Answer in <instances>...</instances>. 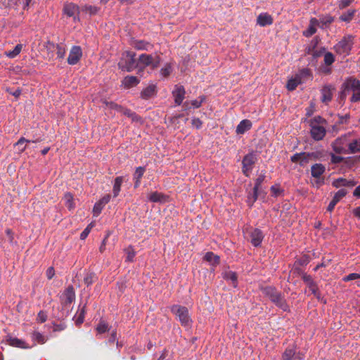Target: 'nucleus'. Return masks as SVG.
I'll return each instance as SVG.
<instances>
[{"label":"nucleus","mask_w":360,"mask_h":360,"mask_svg":"<svg viewBox=\"0 0 360 360\" xmlns=\"http://www.w3.org/2000/svg\"><path fill=\"white\" fill-rule=\"evenodd\" d=\"M335 88L331 84L325 85L321 89V101L326 104L331 101Z\"/></svg>","instance_id":"aec40b11"},{"label":"nucleus","mask_w":360,"mask_h":360,"mask_svg":"<svg viewBox=\"0 0 360 360\" xmlns=\"http://www.w3.org/2000/svg\"><path fill=\"white\" fill-rule=\"evenodd\" d=\"M103 207L104 206L102 204H100L99 201L96 202L93 208L94 215L96 217L98 216L101 213V211L103 209Z\"/></svg>","instance_id":"13d9d810"},{"label":"nucleus","mask_w":360,"mask_h":360,"mask_svg":"<svg viewBox=\"0 0 360 360\" xmlns=\"http://www.w3.org/2000/svg\"><path fill=\"white\" fill-rule=\"evenodd\" d=\"M333 21L334 18L331 15H326L320 18L321 23L325 26L330 25Z\"/></svg>","instance_id":"5fc2aeb1"},{"label":"nucleus","mask_w":360,"mask_h":360,"mask_svg":"<svg viewBox=\"0 0 360 360\" xmlns=\"http://www.w3.org/2000/svg\"><path fill=\"white\" fill-rule=\"evenodd\" d=\"M272 196L276 198L283 193V190L276 186H272L270 188Z\"/></svg>","instance_id":"0e129e2a"},{"label":"nucleus","mask_w":360,"mask_h":360,"mask_svg":"<svg viewBox=\"0 0 360 360\" xmlns=\"http://www.w3.org/2000/svg\"><path fill=\"white\" fill-rule=\"evenodd\" d=\"M47 320V314L44 311L41 310L37 317V321L38 323H44Z\"/></svg>","instance_id":"680f3d73"},{"label":"nucleus","mask_w":360,"mask_h":360,"mask_svg":"<svg viewBox=\"0 0 360 360\" xmlns=\"http://www.w3.org/2000/svg\"><path fill=\"white\" fill-rule=\"evenodd\" d=\"M321 158V153L319 152H301L296 153L290 157V160L293 163H297L302 167H306V165L311 160H318Z\"/></svg>","instance_id":"20e7f679"},{"label":"nucleus","mask_w":360,"mask_h":360,"mask_svg":"<svg viewBox=\"0 0 360 360\" xmlns=\"http://www.w3.org/2000/svg\"><path fill=\"white\" fill-rule=\"evenodd\" d=\"M360 153V136H357L354 132L350 136L348 148H347L346 154H354Z\"/></svg>","instance_id":"f8f14e48"},{"label":"nucleus","mask_w":360,"mask_h":360,"mask_svg":"<svg viewBox=\"0 0 360 360\" xmlns=\"http://www.w3.org/2000/svg\"><path fill=\"white\" fill-rule=\"evenodd\" d=\"M309 287L312 294H316V290L319 289L316 283L313 280L310 275H303L302 280Z\"/></svg>","instance_id":"c85d7f7f"},{"label":"nucleus","mask_w":360,"mask_h":360,"mask_svg":"<svg viewBox=\"0 0 360 360\" xmlns=\"http://www.w3.org/2000/svg\"><path fill=\"white\" fill-rule=\"evenodd\" d=\"M257 161V155L254 151L248 153L243 157L242 160V172L245 176H250Z\"/></svg>","instance_id":"6e6552de"},{"label":"nucleus","mask_w":360,"mask_h":360,"mask_svg":"<svg viewBox=\"0 0 360 360\" xmlns=\"http://www.w3.org/2000/svg\"><path fill=\"white\" fill-rule=\"evenodd\" d=\"M299 82L296 79H291L288 80L286 87L289 91H293L297 86Z\"/></svg>","instance_id":"4d7b16f0"},{"label":"nucleus","mask_w":360,"mask_h":360,"mask_svg":"<svg viewBox=\"0 0 360 360\" xmlns=\"http://www.w3.org/2000/svg\"><path fill=\"white\" fill-rule=\"evenodd\" d=\"M161 58L155 54H141L137 60L139 67L137 68L139 71H143L146 67L150 66L152 69H156L160 66Z\"/></svg>","instance_id":"39448f33"},{"label":"nucleus","mask_w":360,"mask_h":360,"mask_svg":"<svg viewBox=\"0 0 360 360\" xmlns=\"http://www.w3.org/2000/svg\"><path fill=\"white\" fill-rule=\"evenodd\" d=\"M266 178V176L264 174H260L259 176L256 179L255 183V190H259L260 187L264 182V179Z\"/></svg>","instance_id":"8fccbe9b"},{"label":"nucleus","mask_w":360,"mask_h":360,"mask_svg":"<svg viewBox=\"0 0 360 360\" xmlns=\"http://www.w3.org/2000/svg\"><path fill=\"white\" fill-rule=\"evenodd\" d=\"M352 135V132H348L340 137L336 139L332 143L333 150L338 154H346L347 148H348V143L350 136Z\"/></svg>","instance_id":"1a4fd4ad"},{"label":"nucleus","mask_w":360,"mask_h":360,"mask_svg":"<svg viewBox=\"0 0 360 360\" xmlns=\"http://www.w3.org/2000/svg\"><path fill=\"white\" fill-rule=\"evenodd\" d=\"M85 314V306H84L78 313V316L76 320V323L77 325L82 324L84 322Z\"/></svg>","instance_id":"bf43d9fd"},{"label":"nucleus","mask_w":360,"mask_h":360,"mask_svg":"<svg viewBox=\"0 0 360 360\" xmlns=\"http://www.w3.org/2000/svg\"><path fill=\"white\" fill-rule=\"evenodd\" d=\"M326 53V48L321 47L319 49H314L311 50V48H308L307 53L311 54L314 58H319Z\"/></svg>","instance_id":"58836bf2"},{"label":"nucleus","mask_w":360,"mask_h":360,"mask_svg":"<svg viewBox=\"0 0 360 360\" xmlns=\"http://www.w3.org/2000/svg\"><path fill=\"white\" fill-rule=\"evenodd\" d=\"M311 130L310 134L311 136L315 141H321L322 140L326 134V130L324 126H310Z\"/></svg>","instance_id":"a211bd4d"},{"label":"nucleus","mask_w":360,"mask_h":360,"mask_svg":"<svg viewBox=\"0 0 360 360\" xmlns=\"http://www.w3.org/2000/svg\"><path fill=\"white\" fill-rule=\"evenodd\" d=\"M297 358L295 345L288 347L282 354V360H295Z\"/></svg>","instance_id":"5701e85b"},{"label":"nucleus","mask_w":360,"mask_h":360,"mask_svg":"<svg viewBox=\"0 0 360 360\" xmlns=\"http://www.w3.org/2000/svg\"><path fill=\"white\" fill-rule=\"evenodd\" d=\"M56 54L57 57L60 59H62L65 57V48L63 44H57L56 46Z\"/></svg>","instance_id":"c03bdc74"},{"label":"nucleus","mask_w":360,"mask_h":360,"mask_svg":"<svg viewBox=\"0 0 360 360\" xmlns=\"http://www.w3.org/2000/svg\"><path fill=\"white\" fill-rule=\"evenodd\" d=\"M326 121L321 116H316L310 120V126H323Z\"/></svg>","instance_id":"a18cd8bd"},{"label":"nucleus","mask_w":360,"mask_h":360,"mask_svg":"<svg viewBox=\"0 0 360 360\" xmlns=\"http://www.w3.org/2000/svg\"><path fill=\"white\" fill-rule=\"evenodd\" d=\"M252 127V122L249 120H242L237 126L236 132L237 134H243Z\"/></svg>","instance_id":"a878e982"},{"label":"nucleus","mask_w":360,"mask_h":360,"mask_svg":"<svg viewBox=\"0 0 360 360\" xmlns=\"http://www.w3.org/2000/svg\"><path fill=\"white\" fill-rule=\"evenodd\" d=\"M335 56L331 52H326L324 54V64L326 65H332V64L335 62Z\"/></svg>","instance_id":"37998d69"},{"label":"nucleus","mask_w":360,"mask_h":360,"mask_svg":"<svg viewBox=\"0 0 360 360\" xmlns=\"http://www.w3.org/2000/svg\"><path fill=\"white\" fill-rule=\"evenodd\" d=\"M171 311L180 321L181 326L189 328L192 325V319L187 307L179 304H174L171 307Z\"/></svg>","instance_id":"7ed1b4c3"},{"label":"nucleus","mask_w":360,"mask_h":360,"mask_svg":"<svg viewBox=\"0 0 360 360\" xmlns=\"http://www.w3.org/2000/svg\"><path fill=\"white\" fill-rule=\"evenodd\" d=\"M165 195L157 191L151 193L148 196V200L153 202H162L165 200Z\"/></svg>","instance_id":"c9c22d12"},{"label":"nucleus","mask_w":360,"mask_h":360,"mask_svg":"<svg viewBox=\"0 0 360 360\" xmlns=\"http://www.w3.org/2000/svg\"><path fill=\"white\" fill-rule=\"evenodd\" d=\"M223 278L226 281H231L233 288L238 286V276L237 274L232 271H226L223 273Z\"/></svg>","instance_id":"c756f323"},{"label":"nucleus","mask_w":360,"mask_h":360,"mask_svg":"<svg viewBox=\"0 0 360 360\" xmlns=\"http://www.w3.org/2000/svg\"><path fill=\"white\" fill-rule=\"evenodd\" d=\"M260 290L262 293L266 297H267L277 307L280 308L284 311H287L288 310V305L286 302L283 294L278 291L274 286H261Z\"/></svg>","instance_id":"f257e3e1"},{"label":"nucleus","mask_w":360,"mask_h":360,"mask_svg":"<svg viewBox=\"0 0 360 360\" xmlns=\"http://www.w3.org/2000/svg\"><path fill=\"white\" fill-rule=\"evenodd\" d=\"M22 45L21 44H17L13 51L6 53V56L10 58H13L17 56L21 51Z\"/></svg>","instance_id":"a19ab883"},{"label":"nucleus","mask_w":360,"mask_h":360,"mask_svg":"<svg viewBox=\"0 0 360 360\" xmlns=\"http://www.w3.org/2000/svg\"><path fill=\"white\" fill-rule=\"evenodd\" d=\"M344 86L345 89L353 91L350 101L352 103L360 102V80L354 77H349L344 82Z\"/></svg>","instance_id":"0eeeda50"},{"label":"nucleus","mask_w":360,"mask_h":360,"mask_svg":"<svg viewBox=\"0 0 360 360\" xmlns=\"http://www.w3.org/2000/svg\"><path fill=\"white\" fill-rule=\"evenodd\" d=\"M186 91L183 86L175 85L172 91V96L174 98V103L176 105H180L185 98Z\"/></svg>","instance_id":"2eb2a0df"},{"label":"nucleus","mask_w":360,"mask_h":360,"mask_svg":"<svg viewBox=\"0 0 360 360\" xmlns=\"http://www.w3.org/2000/svg\"><path fill=\"white\" fill-rule=\"evenodd\" d=\"M146 172V168L144 167H136L135 172L133 174L134 179H141L144 173Z\"/></svg>","instance_id":"de8ad7c7"},{"label":"nucleus","mask_w":360,"mask_h":360,"mask_svg":"<svg viewBox=\"0 0 360 360\" xmlns=\"http://www.w3.org/2000/svg\"><path fill=\"white\" fill-rule=\"evenodd\" d=\"M310 262V257L307 255H304L300 258L297 259L295 264L298 266H306Z\"/></svg>","instance_id":"ea45409f"},{"label":"nucleus","mask_w":360,"mask_h":360,"mask_svg":"<svg viewBox=\"0 0 360 360\" xmlns=\"http://www.w3.org/2000/svg\"><path fill=\"white\" fill-rule=\"evenodd\" d=\"M123 181H124V176H117L115 179L113 188H112V193H113L114 198H116L119 195L120 190H121V186H122V184L123 183Z\"/></svg>","instance_id":"7c9ffc66"},{"label":"nucleus","mask_w":360,"mask_h":360,"mask_svg":"<svg viewBox=\"0 0 360 360\" xmlns=\"http://www.w3.org/2000/svg\"><path fill=\"white\" fill-rule=\"evenodd\" d=\"M126 252H127L126 262H133L134 258L136 255V252H135L134 250L131 247H129L126 250Z\"/></svg>","instance_id":"603ef678"},{"label":"nucleus","mask_w":360,"mask_h":360,"mask_svg":"<svg viewBox=\"0 0 360 360\" xmlns=\"http://www.w3.org/2000/svg\"><path fill=\"white\" fill-rule=\"evenodd\" d=\"M357 184V181L353 179H347L340 177L333 181L332 186L336 188L340 187L353 188Z\"/></svg>","instance_id":"dca6fc26"},{"label":"nucleus","mask_w":360,"mask_h":360,"mask_svg":"<svg viewBox=\"0 0 360 360\" xmlns=\"http://www.w3.org/2000/svg\"><path fill=\"white\" fill-rule=\"evenodd\" d=\"M250 242L252 245L255 247H258L261 245L263 239H264V234L262 231L259 229H252L250 233Z\"/></svg>","instance_id":"f3484780"},{"label":"nucleus","mask_w":360,"mask_h":360,"mask_svg":"<svg viewBox=\"0 0 360 360\" xmlns=\"http://www.w3.org/2000/svg\"><path fill=\"white\" fill-rule=\"evenodd\" d=\"M30 337L33 342L32 345L30 346L32 347L36 346L37 343L43 345L48 340V338L45 335H44L41 333L37 330H34L32 333H31Z\"/></svg>","instance_id":"b1692460"},{"label":"nucleus","mask_w":360,"mask_h":360,"mask_svg":"<svg viewBox=\"0 0 360 360\" xmlns=\"http://www.w3.org/2000/svg\"><path fill=\"white\" fill-rule=\"evenodd\" d=\"M291 271L296 275L301 276L302 279L303 280V275H307L306 273H304L302 269L300 268V266L296 265V264L294 263L293 267L291 270Z\"/></svg>","instance_id":"6e6d98bb"},{"label":"nucleus","mask_w":360,"mask_h":360,"mask_svg":"<svg viewBox=\"0 0 360 360\" xmlns=\"http://www.w3.org/2000/svg\"><path fill=\"white\" fill-rule=\"evenodd\" d=\"M344 162L349 167L354 166L357 162V159L356 158H345Z\"/></svg>","instance_id":"774afa93"},{"label":"nucleus","mask_w":360,"mask_h":360,"mask_svg":"<svg viewBox=\"0 0 360 360\" xmlns=\"http://www.w3.org/2000/svg\"><path fill=\"white\" fill-rule=\"evenodd\" d=\"M96 278V276L94 273L88 272L84 278V282L87 286H89L95 281Z\"/></svg>","instance_id":"79ce46f5"},{"label":"nucleus","mask_w":360,"mask_h":360,"mask_svg":"<svg viewBox=\"0 0 360 360\" xmlns=\"http://www.w3.org/2000/svg\"><path fill=\"white\" fill-rule=\"evenodd\" d=\"M358 278H360V274H356V273H352V274L343 277L342 281L345 282H348V281L356 280Z\"/></svg>","instance_id":"052dcab7"},{"label":"nucleus","mask_w":360,"mask_h":360,"mask_svg":"<svg viewBox=\"0 0 360 360\" xmlns=\"http://www.w3.org/2000/svg\"><path fill=\"white\" fill-rule=\"evenodd\" d=\"M319 70L321 73L326 75H330L332 72V68L330 65H321L319 68Z\"/></svg>","instance_id":"e2e57ef3"},{"label":"nucleus","mask_w":360,"mask_h":360,"mask_svg":"<svg viewBox=\"0 0 360 360\" xmlns=\"http://www.w3.org/2000/svg\"><path fill=\"white\" fill-rule=\"evenodd\" d=\"M103 103L106 105V107L109 108L110 109H113L120 112L124 108L123 106L118 105L112 101H105Z\"/></svg>","instance_id":"49530a36"},{"label":"nucleus","mask_w":360,"mask_h":360,"mask_svg":"<svg viewBox=\"0 0 360 360\" xmlns=\"http://www.w3.org/2000/svg\"><path fill=\"white\" fill-rule=\"evenodd\" d=\"M156 94V86L151 84L146 87L141 92V98L145 100H148L153 97Z\"/></svg>","instance_id":"bb28decb"},{"label":"nucleus","mask_w":360,"mask_h":360,"mask_svg":"<svg viewBox=\"0 0 360 360\" xmlns=\"http://www.w3.org/2000/svg\"><path fill=\"white\" fill-rule=\"evenodd\" d=\"M64 200L65 201V205L68 208L69 210H71L75 208L73 195L70 193H67L65 194Z\"/></svg>","instance_id":"4c0bfd02"},{"label":"nucleus","mask_w":360,"mask_h":360,"mask_svg":"<svg viewBox=\"0 0 360 360\" xmlns=\"http://www.w3.org/2000/svg\"><path fill=\"white\" fill-rule=\"evenodd\" d=\"M354 1V0H340L338 3V8L340 9H344L348 7Z\"/></svg>","instance_id":"69168bd1"},{"label":"nucleus","mask_w":360,"mask_h":360,"mask_svg":"<svg viewBox=\"0 0 360 360\" xmlns=\"http://www.w3.org/2000/svg\"><path fill=\"white\" fill-rule=\"evenodd\" d=\"M172 72V67L171 65V64L169 63H166L165 65V66L161 68L160 70V74L162 76L166 77H168L171 72Z\"/></svg>","instance_id":"09e8293b"},{"label":"nucleus","mask_w":360,"mask_h":360,"mask_svg":"<svg viewBox=\"0 0 360 360\" xmlns=\"http://www.w3.org/2000/svg\"><path fill=\"white\" fill-rule=\"evenodd\" d=\"M206 97L205 96H200L198 99L191 101V105L195 108H198L201 106L202 103L205 102Z\"/></svg>","instance_id":"3c124183"},{"label":"nucleus","mask_w":360,"mask_h":360,"mask_svg":"<svg viewBox=\"0 0 360 360\" xmlns=\"http://www.w3.org/2000/svg\"><path fill=\"white\" fill-rule=\"evenodd\" d=\"M352 135V132H348L340 137L336 139L332 143L333 150L338 154H346L347 148H348V143L350 136Z\"/></svg>","instance_id":"9d476101"},{"label":"nucleus","mask_w":360,"mask_h":360,"mask_svg":"<svg viewBox=\"0 0 360 360\" xmlns=\"http://www.w3.org/2000/svg\"><path fill=\"white\" fill-rule=\"evenodd\" d=\"M204 259L210 262L213 266L219 264L220 261L219 257L214 254L212 252H207L204 256Z\"/></svg>","instance_id":"72a5a7b5"},{"label":"nucleus","mask_w":360,"mask_h":360,"mask_svg":"<svg viewBox=\"0 0 360 360\" xmlns=\"http://www.w3.org/2000/svg\"><path fill=\"white\" fill-rule=\"evenodd\" d=\"M355 13H356V10H354V9L349 10L347 12L343 13L340 16V20L343 22H349L352 20L353 17L354 16Z\"/></svg>","instance_id":"e433bc0d"},{"label":"nucleus","mask_w":360,"mask_h":360,"mask_svg":"<svg viewBox=\"0 0 360 360\" xmlns=\"http://www.w3.org/2000/svg\"><path fill=\"white\" fill-rule=\"evenodd\" d=\"M326 172V167L321 163H316L311 167V174L314 178L321 177Z\"/></svg>","instance_id":"393cba45"},{"label":"nucleus","mask_w":360,"mask_h":360,"mask_svg":"<svg viewBox=\"0 0 360 360\" xmlns=\"http://www.w3.org/2000/svg\"><path fill=\"white\" fill-rule=\"evenodd\" d=\"M63 13L68 17L72 18L74 22L79 21V8L73 3H67L63 8Z\"/></svg>","instance_id":"9b49d317"},{"label":"nucleus","mask_w":360,"mask_h":360,"mask_svg":"<svg viewBox=\"0 0 360 360\" xmlns=\"http://www.w3.org/2000/svg\"><path fill=\"white\" fill-rule=\"evenodd\" d=\"M318 24L319 21L317 19L311 18L310 20V25L309 27L303 32V34L307 37L312 36L316 32V28L315 27V26L317 25Z\"/></svg>","instance_id":"2f4dec72"},{"label":"nucleus","mask_w":360,"mask_h":360,"mask_svg":"<svg viewBox=\"0 0 360 360\" xmlns=\"http://www.w3.org/2000/svg\"><path fill=\"white\" fill-rule=\"evenodd\" d=\"M96 330L99 333H104L108 330V325L104 321H101L96 327Z\"/></svg>","instance_id":"864d4df0"},{"label":"nucleus","mask_w":360,"mask_h":360,"mask_svg":"<svg viewBox=\"0 0 360 360\" xmlns=\"http://www.w3.org/2000/svg\"><path fill=\"white\" fill-rule=\"evenodd\" d=\"M353 37L347 35L344 37L334 46L335 51L340 55L348 56L353 46Z\"/></svg>","instance_id":"423d86ee"},{"label":"nucleus","mask_w":360,"mask_h":360,"mask_svg":"<svg viewBox=\"0 0 360 360\" xmlns=\"http://www.w3.org/2000/svg\"><path fill=\"white\" fill-rule=\"evenodd\" d=\"M92 227V224H90L86 226V228L80 234L81 240H84L88 236Z\"/></svg>","instance_id":"338daca9"},{"label":"nucleus","mask_w":360,"mask_h":360,"mask_svg":"<svg viewBox=\"0 0 360 360\" xmlns=\"http://www.w3.org/2000/svg\"><path fill=\"white\" fill-rule=\"evenodd\" d=\"M5 342L13 347H18L20 349H30V347L25 340L19 339L16 337H13L11 335H8L5 338Z\"/></svg>","instance_id":"4468645a"},{"label":"nucleus","mask_w":360,"mask_h":360,"mask_svg":"<svg viewBox=\"0 0 360 360\" xmlns=\"http://www.w3.org/2000/svg\"><path fill=\"white\" fill-rule=\"evenodd\" d=\"M120 112L124 115L131 118L132 122H139L141 119V117L138 115L135 112H133L124 107L122 108Z\"/></svg>","instance_id":"f704fd0d"},{"label":"nucleus","mask_w":360,"mask_h":360,"mask_svg":"<svg viewBox=\"0 0 360 360\" xmlns=\"http://www.w3.org/2000/svg\"><path fill=\"white\" fill-rule=\"evenodd\" d=\"M259 190H255V188L252 191H250L247 196V203L250 207H252L254 203L258 198Z\"/></svg>","instance_id":"473e14b6"},{"label":"nucleus","mask_w":360,"mask_h":360,"mask_svg":"<svg viewBox=\"0 0 360 360\" xmlns=\"http://www.w3.org/2000/svg\"><path fill=\"white\" fill-rule=\"evenodd\" d=\"M273 22V18L267 13H262L257 18V23L261 27L271 25Z\"/></svg>","instance_id":"4be33fe9"},{"label":"nucleus","mask_w":360,"mask_h":360,"mask_svg":"<svg viewBox=\"0 0 360 360\" xmlns=\"http://www.w3.org/2000/svg\"><path fill=\"white\" fill-rule=\"evenodd\" d=\"M131 45L136 50L139 51H150L153 48V45L148 41L144 40H134Z\"/></svg>","instance_id":"412c9836"},{"label":"nucleus","mask_w":360,"mask_h":360,"mask_svg":"<svg viewBox=\"0 0 360 360\" xmlns=\"http://www.w3.org/2000/svg\"><path fill=\"white\" fill-rule=\"evenodd\" d=\"M140 82V80L138 77L135 76H127L122 80V85L126 89H129L133 86H137Z\"/></svg>","instance_id":"cd10ccee"},{"label":"nucleus","mask_w":360,"mask_h":360,"mask_svg":"<svg viewBox=\"0 0 360 360\" xmlns=\"http://www.w3.org/2000/svg\"><path fill=\"white\" fill-rule=\"evenodd\" d=\"M136 53L126 51L122 53V57L118 63V67L122 71L132 72L137 69L139 65L136 59Z\"/></svg>","instance_id":"f03ea898"},{"label":"nucleus","mask_w":360,"mask_h":360,"mask_svg":"<svg viewBox=\"0 0 360 360\" xmlns=\"http://www.w3.org/2000/svg\"><path fill=\"white\" fill-rule=\"evenodd\" d=\"M62 301L65 304H70L75 300V292L72 285H69L63 293Z\"/></svg>","instance_id":"6ab92c4d"},{"label":"nucleus","mask_w":360,"mask_h":360,"mask_svg":"<svg viewBox=\"0 0 360 360\" xmlns=\"http://www.w3.org/2000/svg\"><path fill=\"white\" fill-rule=\"evenodd\" d=\"M82 56V50L79 46H73L68 57V63L71 65L77 64Z\"/></svg>","instance_id":"ddd939ff"}]
</instances>
